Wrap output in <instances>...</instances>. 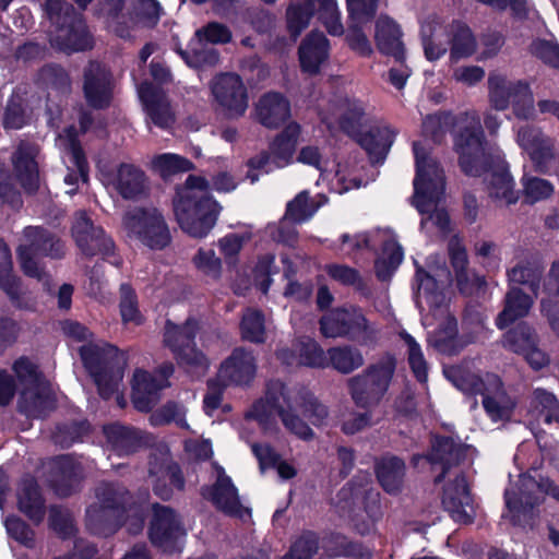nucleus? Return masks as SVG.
I'll return each mask as SVG.
<instances>
[{
	"label": "nucleus",
	"mask_w": 559,
	"mask_h": 559,
	"mask_svg": "<svg viewBox=\"0 0 559 559\" xmlns=\"http://www.w3.org/2000/svg\"><path fill=\"white\" fill-rule=\"evenodd\" d=\"M4 526L10 538L26 548L35 547V532L20 516L9 515L4 521Z\"/></svg>",
	"instance_id": "64"
},
{
	"label": "nucleus",
	"mask_w": 559,
	"mask_h": 559,
	"mask_svg": "<svg viewBox=\"0 0 559 559\" xmlns=\"http://www.w3.org/2000/svg\"><path fill=\"white\" fill-rule=\"evenodd\" d=\"M464 455L465 449L452 438H435L430 451L426 455H413L412 464L417 467L420 461H427L432 466H440L441 474L435 479L436 483H439L451 467L460 464Z\"/></svg>",
	"instance_id": "25"
},
{
	"label": "nucleus",
	"mask_w": 559,
	"mask_h": 559,
	"mask_svg": "<svg viewBox=\"0 0 559 559\" xmlns=\"http://www.w3.org/2000/svg\"><path fill=\"white\" fill-rule=\"evenodd\" d=\"M488 102L491 109L503 111L512 105L518 119H535L534 96L530 84L522 80H509L506 75L492 71L488 75Z\"/></svg>",
	"instance_id": "8"
},
{
	"label": "nucleus",
	"mask_w": 559,
	"mask_h": 559,
	"mask_svg": "<svg viewBox=\"0 0 559 559\" xmlns=\"http://www.w3.org/2000/svg\"><path fill=\"white\" fill-rule=\"evenodd\" d=\"M198 331L199 323L193 318H188L182 324L167 320L163 341L178 365L205 372L210 364L204 353L197 347Z\"/></svg>",
	"instance_id": "14"
},
{
	"label": "nucleus",
	"mask_w": 559,
	"mask_h": 559,
	"mask_svg": "<svg viewBox=\"0 0 559 559\" xmlns=\"http://www.w3.org/2000/svg\"><path fill=\"white\" fill-rule=\"evenodd\" d=\"M488 197L499 206L514 204L519 193L514 189V180L504 165H497L490 169L486 179Z\"/></svg>",
	"instance_id": "33"
},
{
	"label": "nucleus",
	"mask_w": 559,
	"mask_h": 559,
	"mask_svg": "<svg viewBox=\"0 0 559 559\" xmlns=\"http://www.w3.org/2000/svg\"><path fill=\"white\" fill-rule=\"evenodd\" d=\"M328 275L334 281L345 286H352L365 297H369L371 292L358 270L345 264L332 263L324 266Z\"/></svg>",
	"instance_id": "51"
},
{
	"label": "nucleus",
	"mask_w": 559,
	"mask_h": 559,
	"mask_svg": "<svg viewBox=\"0 0 559 559\" xmlns=\"http://www.w3.org/2000/svg\"><path fill=\"white\" fill-rule=\"evenodd\" d=\"M532 407L544 416L546 424H559V401L545 389H535L532 393Z\"/></svg>",
	"instance_id": "58"
},
{
	"label": "nucleus",
	"mask_w": 559,
	"mask_h": 559,
	"mask_svg": "<svg viewBox=\"0 0 559 559\" xmlns=\"http://www.w3.org/2000/svg\"><path fill=\"white\" fill-rule=\"evenodd\" d=\"M182 531L180 520L174 509L155 503L148 526V538L153 546L171 549Z\"/></svg>",
	"instance_id": "24"
},
{
	"label": "nucleus",
	"mask_w": 559,
	"mask_h": 559,
	"mask_svg": "<svg viewBox=\"0 0 559 559\" xmlns=\"http://www.w3.org/2000/svg\"><path fill=\"white\" fill-rule=\"evenodd\" d=\"M444 373L463 392L480 393L483 406L491 420L506 421L511 418L515 403L503 389L498 376L487 374L485 379H480L460 367H450L444 370Z\"/></svg>",
	"instance_id": "3"
},
{
	"label": "nucleus",
	"mask_w": 559,
	"mask_h": 559,
	"mask_svg": "<svg viewBox=\"0 0 559 559\" xmlns=\"http://www.w3.org/2000/svg\"><path fill=\"white\" fill-rule=\"evenodd\" d=\"M38 154L39 146L37 144L23 140L11 155L15 179L28 194H35L39 190Z\"/></svg>",
	"instance_id": "21"
},
{
	"label": "nucleus",
	"mask_w": 559,
	"mask_h": 559,
	"mask_svg": "<svg viewBox=\"0 0 559 559\" xmlns=\"http://www.w3.org/2000/svg\"><path fill=\"white\" fill-rule=\"evenodd\" d=\"M166 384L157 380L152 373L136 369L132 378L131 400L135 409L148 413L153 409L158 392Z\"/></svg>",
	"instance_id": "35"
},
{
	"label": "nucleus",
	"mask_w": 559,
	"mask_h": 559,
	"mask_svg": "<svg viewBox=\"0 0 559 559\" xmlns=\"http://www.w3.org/2000/svg\"><path fill=\"white\" fill-rule=\"evenodd\" d=\"M24 235L28 243L20 245L16 249L21 270L24 275L43 281L48 274L36 258L62 259L66 255V245L57 235L40 226L26 227Z\"/></svg>",
	"instance_id": "9"
},
{
	"label": "nucleus",
	"mask_w": 559,
	"mask_h": 559,
	"mask_svg": "<svg viewBox=\"0 0 559 559\" xmlns=\"http://www.w3.org/2000/svg\"><path fill=\"white\" fill-rule=\"evenodd\" d=\"M374 473L386 493L396 496L402 491L406 474L404 460L395 455H383L376 460Z\"/></svg>",
	"instance_id": "34"
},
{
	"label": "nucleus",
	"mask_w": 559,
	"mask_h": 559,
	"mask_svg": "<svg viewBox=\"0 0 559 559\" xmlns=\"http://www.w3.org/2000/svg\"><path fill=\"white\" fill-rule=\"evenodd\" d=\"M395 369V357L384 354L360 373L348 378L346 388L353 403L364 411L379 406L389 391Z\"/></svg>",
	"instance_id": "2"
},
{
	"label": "nucleus",
	"mask_w": 559,
	"mask_h": 559,
	"mask_svg": "<svg viewBox=\"0 0 559 559\" xmlns=\"http://www.w3.org/2000/svg\"><path fill=\"white\" fill-rule=\"evenodd\" d=\"M176 219L186 234L193 238H205L216 225L221 204L212 195L174 198Z\"/></svg>",
	"instance_id": "12"
},
{
	"label": "nucleus",
	"mask_w": 559,
	"mask_h": 559,
	"mask_svg": "<svg viewBox=\"0 0 559 559\" xmlns=\"http://www.w3.org/2000/svg\"><path fill=\"white\" fill-rule=\"evenodd\" d=\"M442 504L455 521L468 523L473 519V499L463 474L449 481L442 496Z\"/></svg>",
	"instance_id": "29"
},
{
	"label": "nucleus",
	"mask_w": 559,
	"mask_h": 559,
	"mask_svg": "<svg viewBox=\"0 0 559 559\" xmlns=\"http://www.w3.org/2000/svg\"><path fill=\"white\" fill-rule=\"evenodd\" d=\"M253 117L266 129L280 128V92L272 91L260 96L254 105Z\"/></svg>",
	"instance_id": "45"
},
{
	"label": "nucleus",
	"mask_w": 559,
	"mask_h": 559,
	"mask_svg": "<svg viewBox=\"0 0 559 559\" xmlns=\"http://www.w3.org/2000/svg\"><path fill=\"white\" fill-rule=\"evenodd\" d=\"M138 92L147 119L162 130L170 129L176 122V116L163 88L144 81Z\"/></svg>",
	"instance_id": "22"
},
{
	"label": "nucleus",
	"mask_w": 559,
	"mask_h": 559,
	"mask_svg": "<svg viewBox=\"0 0 559 559\" xmlns=\"http://www.w3.org/2000/svg\"><path fill=\"white\" fill-rule=\"evenodd\" d=\"M459 129V115L453 116L450 112H438L427 116L423 121V132L439 141L451 128Z\"/></svg>",
	"instance_id": "62"
},
{
	"label": "nucleus",
	"mask_w": 559,
	"mask_h": 559,
	"mask_svg": "<svg viewBox=\"0 0 559 559\" xmlns=\"http://www.w3.org/2000/svg\"><path fill=\"white\" fill-rule=\"evenodd\" d=\"M374 40L378 49L395 58L396 61L404 59V44L402 31L397 23L388 15H380L376 22Z\"/></svg>",
	"instance_id": "36"
},
{
	"label": "nucleus",
	"mask_w": 559,
	"mask_h": 559,
	"mask_svg": "<svg viewBox=\"0 0 559 559\" xmlns=\"http://www.w3.org/2000/svg\"><path fill=\"white\" fill-rule=\"evenodd\" d=\"M82 466L71 455H58L52 461L49 484L60 498H68L80 490Z\"/></svg>",
	"instance_id": "27"
},
{
	"label": "nucleus",
	"mask_w": 559,
	"mask_h": 559,
	"mask_svg": "<svg viewBox=\"0 0 559 559\" xmlns=\"http://www.w3.org/2000/svg\"><path fill=\"white\" fill-rule=\"evenodd\" d=\"M298 53L302 70L317 73L329 56V40L323 33L312 31L301 41Z\"/></svg>",
	"instance_id": "37"
},
{
	"label": "nucleus",
	"mask_w": 559,
	"mask_h": 559,
	"mask_svg": "<svg viewBox=\"0 0 559 559\" xmlns=\"http://www.w3.org/2000/svg\"><path fill=\"white\" fill-rule=\"evenodd\" d=\"M219 374L230 384L248 385L255 374V360L251 352L235 348L219 368Z\"/></svg>",
	"instance_id": "31"
},
{
	"label": "nucleus",
	"mask_w": 559,
	"mask_h": 559,
	"mask_svg": "<svg viewBox=\"0 0 559 559\" xmlns=\"http://www.w3.org/2000/svg\"><path fill=\"white\" fill-rule=\"evenodd\" d=\"M451 57L454 59L472 56L476 50V40L471 29L461 23L451 25Z\"/></svg>",
	"instance_id": "57"
},
{
	"label": "nucleus",
	"mask_w": 559,
	"mask_h": 559,
	"mask_svg": "<svg viewBox=\"0 0 559 559\" xmlns=\"http://www.w3.org/2000/svg\"><path fill=\"white\" fill-rule=\"evenodd\" d=\"M17 509L34 524H40L46 515V499L33 476L24 477L17 493Z\"/></svg>",
	"instance_id": "30"
},
{
	"label": "nucleus",
	"mask_w": 559,
	"mask_h": 559,
	"mask_svg": "<svg viewBox=\"0 0 559 559\" xmlns=\"http://www.w3.org/2000/svg\"><path fill=\"white\" fill-rule=\"evenodd\" d=\"M104 433L120 456L135 453L142 447L140 431L133 427L110 424L104 427Z\"/></svg>",
	"instance_id": "40"
},
{
	"label": "nucleus",
	"mask_w": 559,
	"mask_h": 559,
	"mask_svg": "<svg viewBox=\"0 0 559 559\" xmlns=\"http://www.w3.org/2000/svg\"><path fill=\"white\" fill-rule=\"evenodd\" d=\"M311 4L314 8L318 4V20L330 35L342 36L344 34V26L336 0H311Z\"/></svg>",
	"instance_id": "55"
},
{
	"label": "nucleus",
	"mask_w": 559,
	"mask_h": 559,
	"mask_svg": "<svg viewBox=\"0 0 559 559\" xmlns=\"http://www.w3.org/2000/svg\"><path fill=\"white\" fill-rule=\"evenodd\" d=\"M364 115V107L358 100L348 97L338 100L337 118L340 127L348 135H359Z\"/></svg>",
	"instance_id": "46"
},
{
	"label": "nucleus",
	"mask_w": 559,
	"mask_h": 559,
	"mask_svg": "<svg viewBox=\"0 0 559 559\" xmlns=\"http://www.w3.org/2000/svg\"><path fill=\"white\" fill-rule=\"evenodd\" d=\"M289 365H302L312 368H328V350L323 348L312 338L304 337L298 340L290 353L282 355Z\"/></svg>",
	"instance_id": "38"
},
{
	"label": "nucleus",
	"mask_w": 559,
	"mask_h": 559,
	"mask_svg": "<svg viewBox=\"0 0 559 559\" xmlns=\"http://www.w3.org/2000/svg\"><path fill=\"white\" fill-rule=\"evenodd\" d=\"M0 288L11 302L21 308V282L12 274V255L7 242L0 238Z\"/></svg>",
	"instance_id": "43"
},
{
	"label": "nucleus",
	"mask_w": 559,
	"mask_h": 559,
	"mask_svg": "<svg viewBox=\"0 0 559 559\" xmlns=\"http://www.w3.org/2000/svg\"><path fill=\"white\" fill-rule=\"evenodd\" d=\"M38 82L47 90L67 93L71 87L68 71L58 63H47L38 71Z\"/></svg>",
	"instance_id": "54"
},
{
	"label": "nucleus",
	"mask_w": 559,
	"mask_h": 559,
	"mask_svg": "<svg viewBox=\"0 0 559 559\" xmlns=\"http://www.w3.org/2000/svg\"><path fill=\"white\" fill-rule=\"evenodd\" d=\"M80 356L84 368L97 386L99 396L109 400L117 390L118 381L122 378L118 348L112 345L106 347L83 345L80 348Z\"/></svg>",
	"instance_id": "11"
},
{
	"label": "nucleus",
	"mask_w": 559,
	"mask_h": 559,
	"mask_svg": "<svg viewBox=\"0 0 559 559\" xmlns=\"http://www.w3.org/2000/svg\"><path fill=\"white\" fill-rule=\"evenodd\" d=\"M544 267L536 261H522L507 272L508 281L512 284L525 285L535 295L539 289Z\"/></svg>",
	"instance_id": "47"
},
{
	"label": "nucleus",
	"mask_w": 559,
	"mask_h": 559,
	"mask_svg": "<svg viewBox=\"0 0 559 559\" xmlns=\"http://www.w3.org/2000/svg\"><path fill=\"white\" fill-rule=\"evenodd\" d=\"M201 492L205 499L212 501L216 509L230 518L245 520L251 516L250 509L242 506L237 487L222 466L217 467L215 483L212 486L203 487Z\"/></svg>",
	"instance_id": "20"
},
{
	"label": "nucleus",
	"mask_w": 559,
	"mask_h": 559,
	"mask_svg": "<svg viewBox=\"0 0 559 559\" xmlns=\"http://www.w3.org/2000/svg\"><path fill=\"white\" fill-rule=\"evenodd\" d=\"M485 330L484 313L475 306L467 307L462 319L461 334L465 346L475 343Z\"/></svg>",
	"instance_id": "60"
},
{
	"label": "nucleus",
	"mask_w": 559,
	"mask_h": 559,
	"mask_svg": "<svg viewBox=\"0 0 559 559\" xmlns=\"http://www.w3.org/2000/svg\"><path fill=\"white\" fill-rule=\"evenodd\" d=\"M454 151L459 156L461 169L468 176H480L489 167L491 155L476 111H464L459 115Z\"/></svg>",
	"instance_id": "4"
},
{
	"label": "nucleus",
	"mask_w": 559,
	"mask_h": 559,
	"mask_svg": "<svg viewBox=\"0 0 559 559\" xmlns=\"http://www.w3.org/2000/svg\"><path fill=\"white\" fill-rule=\"evenodd\" d=\"M88 432L90 424L87 420H71L56 426L52 440L61 449H69L74 443L81 442Z\"/></svg>",
	"instance_id": "50"
},
{
	"label": "nucleus",
	"mask_w": 559,
	"mask_h": 559,
	"mask_svg": "<svg viewBox=\"0 0 559 559\" xmlns=\"http://www.w3.org/2000/svg\"><path fill=\"white\" fill-rule=\"evenodd\" d=\"M320 331L325 337H349L361 346L373 348L380 330L359 308L334 309L320 319Z\"/></svg>",
	"instance_id": "10"
},
{
	"label": "nucleus",
	"mask_w": 559,
	"mask_h": 559,
	"mask_svg": "<svg viewBox=\"0 0 559 559\" xmlns=\"http://www.w3.org/2000/svg\"><path fill=\"white\" fill-rule=\"evenodd\" d=\"M175 423L179 428L188 429L186 414L182 407L175 401H168L150 416V423L154 427H160Z\"/></svg>",
	"instance_id": "59"
},
{
	"label": "nucleus",
	"mask_w": 559,
	"mask_h": 559,
	"mask_svg": "<svg viewBox=\"0 0 559 559\" xmlns=\"http://www.w3.org/2000/svg\"><path fill=\"white\" fill-rule=\"evenodd\" d=\"M403 259L401 246L393 239L384 242L381 255L376 260V275L381 281H386L396 270Z\"/></svg>",
	"instance_id": "52"
},
{
	"label": "nucleus",
	"mask_w": 559,
	"mask_h": 559,
	"mask_svg": "<svg viewBox=\"0 0 559 559\" xmlns=\"http://www.w3.org/2000/svg\"><path fill=\"white\" fill-rule=\"evenodd\" d=\"M420 171V176H424V170ZM427 191L423 179H419L417 195L413 197V204L423 216L420 226L427 230L435 227L442 236H447L452 230V223L447 210L439 205L442 197H431Z\"/></svg>",
	"instance_id": "23"
},
{
	"label": "nucleus",
	"mask_w": 559,
	"mask_h": 559,
	"mask_svg": "<svg viewBox=\"0 0 559 559\" xmlns=\"http://www.w3.org/2000/svg\"><path fill=\"white\" fill-rule=\"evenodd\" d=\"M395 132L386 124L372 127L359 138V144L369 153L373 162L383 160L386 156Z\"/></svg>",
	"instance_id": "41"
},
{
	"label": "nucleus",
	"mask_w": 559,
	"mask_h": 559,
	"mask_svg": "<svg viewBox=\"0 0 559 559\" xmlns=\"http://www.w3.org/2000/svg\"><path fill=\"white\" fill-rule=\"evenodd\" d=\"M448 253L459 290L466 296L485 293L487 281L484 275L468 267L467 251L459 235H453L449 239Z\"/></svg>",
	"instance_id": "18"
},
{
	"label": "nucleus",
	"mask_w": 559,
	"mask_h": 559,
	"mask_svg": "<svg viewBox=\"0 0 559 559\" xmlns=\"http://www.w3.org/2000/svg\"><path fill=\"white\" fill-rule=\"evenodd\" d=\"M71 234L81 253L86 258L115 255V241L102 226H96L85 211L75 214Z\"/></svg>",
	"instance_id": "16"
},
{
	"label": "nucleus",
	"mask_w": 559,
	"mask_h": 559,
	"mask_svg": "<svg viewBox=\"0 0 559 559\" xmlns=\"http://www.w3.org/2000/svg\"><path fill=\"white\" fill-rule=\"evenodd\" d=\"M285 406L282 405V424L285 428L301 440L309 441L314 438L313 430L305 423L299 414L307 417L313 426H322L329 411L311 391L305 386L282 392Z\"/></svg>",
	"instance_id": "6"
},
{
	"label": "nucleus",
	"mask_w": 559,
	"mask_h": 559,
	"mask_svg": "<svg viewBox=\"0 0 559 559\" xmlns=\"http://www.w3.org/2000/svg\"><path fill=\"white\" fill-rule=\"evenodd\" d=\"M120 302L119 309L121 319L124 323L132 322L136 325L142 324L143 318L139 310L138 295L129 283H122L119 288Z\"/></svg>",
	"instance_id": "61"
},
{
	"label": "nucleus",
	"mask_w": 559,
	"mask_h": 559,
	"mask_svg": "<svg viewBox=\"0 0 559 559\" xmlns=\"http://www.w3.org/2000/svg\"><path fill=\"white\" fill-rule=\"evenodd\" d=\"M212 94L228 119L242 117L248 108V92L237 73H223L212 84Z\"/></svg>",
	"instance_id": "19"
},
{
	"label": "nucleus",
	"mask_w": 559,
	"mask_h": 559,
	"mask_svg": "<svg viewBox=\"0 0 559 559\" xmlns=\"http://www.w3.org/2000/svg\"><path fill=\"white\" fill-rule=\"evenodd\" d=\"M416 160V177L414 179L415 193L417 195V183L420 179V170H424L423 183L431 197H442L445 188V176L439 163L430 155V152L420 142L413 145Z\"/></svg>",
	"instance_id": "28"
},
{
	"label": "nucleus",
	"mask_w": 559,
	"mask_h": 559,
	"mask_svg": "<svg viewBox=\"0 0 559 559\" xmlns=\"http://www.w3.org/2000/svg\"><path fill=\"white\" fill-rule=\"evenodd\" d=\"M97 498L99 507L86 510V525L97 535L115 534L124 524L130 492L119 484L105 483L98 488Z\"/></svg>",
	"instance_id": "7"
},
{
	"label": "nucleus",
	"mask_w": 559,
	"mask_h": 559,
	"mask_svg": "<svg viewBox=\"0 0 559 559\" xmlns=\"http://www.w3.org/2000/svg\"><path fill=\"white\" fill-rule=\"evenodd\" d=\"M418 301L444 314V320L430 336L431 346L441 354L453 356L466 346L462 335L457 333V321L447 309V297L437 289L435 280L428 274H418Z\"/></svg>",
	"instance_id": "5"
},
{
	"label": "nucleus",
	"mask_w": 559,
	"mask_h": 559,
	"mask_svg": "<svg viewBox=\"0 0 559 559\" xmlns=\"http://www.w3.org/2000/svg\"><path fill=\"white\" fill-rule=\"evenodd\" d=\"M546 479H536L528 474L519 477L516 490L506 491V503L514 524L525 525L534 518V508L545 498Z\"/></svg>",
	"instance_id": "15"
},
{
	"label": "nucleus",
	"mask_w": 559,
	"mask_h": 559,
	"mask_svg": "<svg viewBox=\"0 0 559 559\" xmlns=\"http://www.w3.org/2000/svg\"><path fill=\"white\" fill-rule=\"evenodd\" d=\"M535 343H538V336L534 328L525 322L506 332L502 338L503 347L519 355L533 348Z\"/></svg>",
	"instance_id": "48"
},
{
	"label": "nucleus",
	"mask_w": 559,
	"mask_h": 559,
	"mask_svg": "<svg viewBox=\"0 0 559 559\" xmlns=\"http://www.w3.org/2000/svg\"><path fill=\"white\" fill-rule=\"evenodd\" d=\"M240 333L245 341L261 344L265 341V319L261 310L248 308L240 321Z\"/></svg>",
	"instance_id": "53"
},
{
	"label": "nucleus",
	"mask_w": 559,
	"mask_h": 559,
	"mask_svg": "<svg viewBox=\"0 0 559 559\" xmlns=\"http://www.w3.org/2000/svg\"><path fill=\"white\" fill-rule=\"evenodd\" d=\"M318 210V204L309 199L308 192L302 191L286 206L285 221L302 223L309 219Z\"/></svg>",
	"instance_id": "63"
},
{
	"label": "nucleus",
	"mask_w": 559,
	"mask_h": 559,
	"mask_svg": "<svg viewBox=\"0 0 559 559\" xmlns=\"http://www.w3.org/2000/svg\"><path fill=\"white\" fill-rule=\"evenodd\" d=\"M122 224L130 237L151 250H164L171 243L167 222L156 207H134L123 215Z\"/></svg>",
	"instance_id": "13"
},
{
	"label": "nucleus",
	"mask_w": 559,
	"mask_h": 559,
	"mask_svg": "<svg viewBox=\"0 0 559 559\" xmlns=\"http://www.w3.org/2000/svg\"><path fill=\"white\" fill-rule=\"evenodd\" d=\"M515 141L528 155L536 171L546 174L550 166L559 159V153L552 138L540 127L523 124L516 130Z\"/></svg>",
	"instance_id": "17"
},
{
	"label": "nucleus",
	"mask_w": 559,
	"mask_h": 559,
	"mask_svg": "<svg viewBox=\"0 0 559 559\" xmlns=\"http://www.w3.org/2000/svg\"><path fill=\"white\" fill-rule=\"evenodd\" d=\"M313 14L311 0L295 1L287 5L286 29L294 41L309 26Z\"/></svg>",
	"instance_id": "44"
},
{
	"label": "nucleus",
	"mask_w": 559,
	"mask_h": 559,
	"mask_svg": "<svg viewBox=\"0 0 559 559\" xmlns=\"http://www.w3.org/2000/svg\"><path fill=\"white\" fill-rule=\"evenodd\" d=\"M44 10L55 27L50 44L67 55L87 51L94 47V38L88 31L82 12L64 0H46Z\"/></svg>",
	"instance_id": "1"
},
{
	"label": "nucleus",
	"mask_w": 559,
	"mask_h": 559,
	"mask_svg": "<svg viewBox=\"0 0 559 559\" xmlns=\"http://www.w3.org/2000/svg\"><path fill=\"white\" fill-rule=\"evenodd\" d=\"M534 305L533 298L521 288L512 286L504 296L503 309L496 319V324L503 330L518 319L528 314Z\"/></svg>",
	"instance_id": "39"
},
{
	"label": "nucleus",
	"mask_w": 559,
	"mask_h": 559,
	"mask_svg": "<svg viewBox=\"0 0 559 559\" xmlns=\"http://www.w3.org/2000/svg\"><path fill=\"white\" fill-rule=\"evenodd\" d=\"M276 414L280 415V397L267 392L265 399H259L252 404L246 413V418L258 421L264 430H269Z\"/></svg>",
	"instance_id": "49"
},
{
	"label": "nucleus",
	"mask_w": 559,
	"mask_h": 559,
	"mask_svg": "<svg viewBox=\"0 0 559 559\" xmlns=\"http://www.w3.org/2000/svg\"><path fill=\"white\" fill-rule=\"evenodd\" d=\"M328 367L341 374H350L365 365L361 350L353 345H338L328 349Z\"/></svg>",
	"instance_id": "42"
},
{
	"label": "nucleus",
	"mask_w": 559,
	"mask_h": 559,
	"mask_svg": "<svg viewBox=\"0 0 559 559\" xmlns=\"http://www.w3.org/2000/svg\"><path fill=\"white\" fill-rule=\"evenodd\" d=\"M83 94L91 108L96 110L107 109L114 97L110 73L99 64H91L84 71Z\"/></svg>",
	"instance_id": "26"
},
{
	"label": "nucleus",
	"mask_w": 559,
	"mask_h": 559,
	"mask_svg": "<svg viewBox=\"0 0 559 559\" xmlns=\"http://www.w3.org/2000/svg\"><path fill=\"white\" fill-rule=\"evenodd\" d=\"M441 31V23L436 16H429L421 25L420 35L425 56L430 61L439 59L447 51L443 44L436 41L437 33Z\"/></svg>",
	"instance_id": "56"
},
{
	"label": "nucleus",
	"mask_w": 559,
	"mask_h": 559,
	"mask_svg": "<svg viewBox=\"0 0 559 559\" xmlns=\"http://www.w3.org/2000/svg\"><path fill=\"white\" fill-rule=\"evenodd\" d=\"M115 188L123 200H139L146 194V174L134 164L121 163L117 167Z\"/></svg>",
	"instance_id": "32"
}]
</instances>
